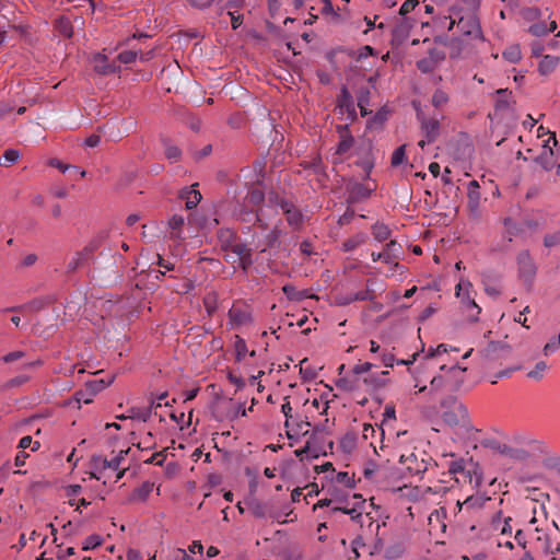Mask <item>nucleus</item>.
Listing matches in <instances>:
<instances>
[{"instance_id": "obj_1", "label": "nucleus", "mask_w": 560, "mask_h": 560, "mask_svg": "<svg viewBox=\"0 0 560 560\" xmlns=\"http://www.w3.org/2000/svg\"><path fill=\"white\" fill-rule=\"evenodd\" d=\"M267 202L269 206L277 207L282 211L288 225L293 231H300L303 228L304 214L294 205V202L288 199L284 195L277 191H270L267 196Z\"/></svg>"}, {"instance_id": "obj_50", "label": "nucleus", "mask_w": 560, "mask_h": 560, "mask_svg": "<svg viewBox=\"0 0 560 560\" xmlns=\"http://www.w3.org/2000/svg\"><path fill=\"white\" fill-rule=\"evenodd\" d=\"M203 304L209 314H213L217 310V296L213 293H209L203 299Z\"/></svg>"}, {"instance_id": "obj_2", "label": "nucleus", "mask_w": 560, "mask_h": 560, "mask_svg": "<svg viewBox=\"0 0 560 560\" xmlns=\"http://www.w3.org/2000/svg\"><path fill=\"white\" fill-rule=\"evenodd\" d=\"M443 421L451 428H458L465 431L471 429V423L466 406L456 398H448L442 402Z\"/></svg>"}, {"instance_id": "obj_6", "label": "nucleus", "mask_w": 560, "mask_h": 560, "mask_svg": "<svg viewBox=\"0 0 560 560\" xmlns=\"http://www.w3.org/2000/svg\"><path fill=\"white\" fill-rule=\"evenodd\" d=\"M470 287V283L465 284V287L462 283H458L456 285V296L460 298L462 307L467 313V317L469 318V320L476 322L481 312V308L469 295L468 289Z\"/></svg>"}, {"instance_id": "obj_20", "label": "nucleus", "mask_w": 560, "mask_h": 560, "mask_svg": "<svg viewBox=\"0 0 560 560\" xmlns=\"http://www.w3.org/2000/svg\"><path fill=\"white\" fill-rule=\"evenodd\" d=\"M559 59L557 57L546 55L539 62L538 71L542 75L550 74L558 66Z\"/></svg>"}, {"instance_id": "obj_22", "label": "nucleus", "mask_w": 560, "mask_h": 560, "mask_svg": "<svg viewBox=\"0 0 560 560\" xmlns=\"http://www.w3.org/2000/svg\"><path fill=\"white\" fill-rule=\"evenodd\" d=\"M499 350H500L499 345L491 342L480 352V355L482 357V360H483L485 368H490V363L497 359V353Z\"/></svg>"}, {"instance_id": "obj_31", "label": "nucleus", "mask_w": 560, "mask_h": 560, "mask_svg": "<svg viewBox=\"0 0 560 560\" xmlns=\"http://www.w3.org/2000/svg\"><path fill=\"white\" fill-rule=\"evenodd\" d=\"M294 455L300 459L303 460L304 456H311L312 458H318L320 453L312 446L311 441L308 440L306 442V445L303 448H299L294 451Z\"/></svg>"}, {"instance_id": "obj_35", "label": "nucleus", "mask_w": 560, "mask_h": 560, "mask_svg": "<svg viewBox=\"0 0 560 560\" xmlns=\"http://www.w3.org/2000/svg\"><path fill=\"white\" fill-rule=\"evenodd\" d=\"M20 158V152L14 149H8L4 151L2 155V161H0V165L2 166H10L11 164L15 163Z\"/></svg>"}, {"instance_id": "obj_64", "label": "nucleus", "mask_w": 560, "mask_h": 560, "mask_svg": "<svg viewBox=\"0 0 560 560\" xmlns=\"http://www.w3.org/2000/svg\"><path fill=\"white\" fill-rule=\"evenodd\" d=\"M229 15L231 16V26L233 30H237L242 23H243V15L242 14H235L234 12H229Z\"/></svg>"}, {"instance_id": "obj_38", "label": "nucleus", "mask_w": 560, "mask_h": 560, "mask_svg": "<svg viewBox=\"0 0 560 560\" xmlns=\"http://www.w3.org/2000/svg\"><path fill=\"white\" fill-rule=\"evenodd\" d=\"M372 234L375 240H377L378 242H383L388 238L390 231L384 224H375L372 228Z\"/></svg>"}, {"instance_id": "obj_29", "label": "nucleus", "mask_w": 560, "mask_h": 560, "mask_svg": "<svg viewBox=\"0 0 560 560\" xmlns=\"http://www.w3.org/2000/svg\"><path fill=\"white\" fill-rule=\"evenodd\" d=\"M240 218L244 222H252L253 220L259 224V226L265 230L267 228V224L260 219V215L258 212H255L253 210L242 209L240 212Z\"/></svg>"}, {"instance_id": "obj_7", "label": "nucleus", "mask_w": 560, "mask_h": 560, "mask_svg": "<svg viewBox=\"0 0 560 560\" xmlns=\"http://www.w3.org/2000/svg\"><path fill=\"white\" fill-rule=\"evenodd\" d=\"M337 108L340 115H347V118L350 121H354L357 119V110L353 98L346 86H343L340 91V94L337 98Z\"/></svg>"}, {"instance_id": "obj_28", "label": "nucleus", "mask_w": 560, "mask_h": 560, "mask_svg": "<svg viewBox=\"0 0 560 560\" xmlns=\"http://www.w3.org/2000/svg\"><path fill=\"white\" fill-rule=\"evenodd\" d=\"M283 231L280 229V226L277 224L269 233H267L265 237L266 246L267 247H277L280 245V237L282 235Z\"/></svg>"}, {"instance_id": "obj_33", "label": "nucleus", "mask_w": 560, "mask_h": 560, "mask_svg": "<svg viewBox=\"0 0 560 560\" xmlns=\"http://www.w3.org/2000/svg\"><path fill=\"white\" fill-rule=\"evenodd\" d=\"M332 512H342L347 515H350L351 520L357 522V523H360L362 524V521H363V515H362V511H360L358 508H334L332 509Z\"/></svg>"}, {"instance_id": "obj_51", "label": "nucleus", "mask_w": 560, "mask_h": 560, "mask_svg": "<svg viewBox=\"0 0 560 560\" xmlns=\"http://www.w3.org/2000/svg\"><path fill=\"white\" fill-rule=\"evenodd\" d=\"M405 145L398 147L392 154V165L398 166L400 165L405 160Z\"/></svg>"}, {"instance_id": "obj_24", "label": "nucleus", "mask_w": 560, "mask_h": 560, "mask_svg": "<svg viewBox=\"0 0 560 560\" xmlns=\"http://www.w3.org/2000/svg\"><path fill=\"white\" fill-rule=\"evenodd\" d=\"M153 489V483L145 481L131 493V501H145Z\"/></svg>"}, {"instance_id": "obj_55", "label": "nucleus", "mask_w": 560, "mask_h": 560, "mask_svg": "<svg viewBox=\"0 0 560 560\" xmlns=\"http://www.w3.org/2000/svg\"><path fill=\"white\" fill-rule=\"evenodd\" d=\"M102 544V538L98 535L89 536L83 545V550L94 549Z\"/></svg>"}, {"instance_id": "obj_18", "label": "nucleus", "mask_w": 560, "mask_h": 560, "mask_svg": "<svg viewBox=\"0 0 560 560\" xmlns=\"http://www.w3.org/2000/svg\"><path fill=\"white\" fill-rule=\"evenodd\" d=\"M405 551V544L402 541H395L384 549L383 556L386 559H397L400 558Z\"/></svg>"}, {"instance_id": "obj_48", "label": "nucleus", "mask_w": 560, "mask_h": 560, "mask_svg": "<svg viewBox=\"0 0 560 560\" xmlns=\"http://www.w3.org/2000/svg\"><path fill=\"white\" fill-rule=\"evenodd\" d=\"M168 560H194V558L182 548H175L170 552Z\"/></svg>"}, {"instance_id": "obj_26", "label": "nucleus", "mask_w": 560, "mask_h": 560, "mask_svg": "<svg viewBox=\"0 0 560 560\" xmlns=\"http://www.w3.org/2000/svg\"><path fill=\"white\" fill-rule=\"evenodd\" d=\"M95 61H96L95 70L102 74L114 73L119 68L116 65H106L105 62L107 61V58L104 55H98L96 57Z\"/></svg>"}, {"instance_id": "obj_27", "label": "nucleus", "mask_w": 560, "mask_h": 560, "mask_svg": "<svg viewBox=\"0 0 560 560\" xmlns=\"http://www.w3.org/2000/svg\"><path fill=\"white\" fill-rule=\"evenodd\" d=\"M504 59L512 63H516L522 59V51L518 45H511L502 52Z\"/></svg>"}, {"instance_id": "obj_13", "label": "nucleus", "mask_w": 560, "mask_h": 560, "mask_svg": "<svg viewBox=\"0 0 560 560\" xmlns=\"http://www.w3.org/2000/svg\"><path fill=\"white\" fill-rule=\"evenodd\" d=\"M197 186H198V184H194V185H191L190 188L186 187V188L182 189V191L179 194V197L185 200V206L189 210L196 208L197 205L201 200L200 191L195 188Z\"/></svg>"}, {"instance_id": "obj_8", "label": "nucleus", "mask_w": 560, "mask_h": 560, "mask_svg": "<svg viewBox=\"0 0 560 560\" xmlns=\"http://www.w3.org/2000/svg\"><path fill=\"white\" fill-rule=\"evenodd\" d=\"M440 370L443 372V375L448 383V390H456L464 382V373L466 371L465 368H460L457 364L452 365L451 368H446L445 364L440 366Z\"/></svg>"}, {"instance_id": "obj_37", "label": "nucleus", "mask_w": 560, "mask_h": 560, "mask_svg": "<svg viewBox=\"0 0 560 560\" xmlns=\"http://www.w3.org/2000/svg\"><path fill=\"white\" fill-rule=\"evenodd\" d=\"M89 260L80 253V252H77L72 258L69 260L68 265H67V269L69 271H74L77 270L78 268L82 267L83 265H85Z\"/></svg>"}, {"instance_id": "obj_41", "label": "nucleus", "mask_w": 560, "mask_h": 560, "mask_svg": "<svg viewBox=\"0 0 560 560\" xmlns=\"http://www.w3.org/2000/svg\"><path fill=\"white\" fill-rule=\"evenodd\" d=\"M101 241L98 238L92 240L80 253L90 260L93 254L100 248Z\"/></svg>"}, {"instance_id": "obj_19", "label": "nucleus", "mask_w": 560, "mask_h": 560, "mask_svg": "<svg viewBox=\"0 0 560 560\" xmlns=\"http://www.w3.org/2000/svg\"><path fill=\"white\" fill-rule=\"evenodd\" d=\"M400 245L396 241H390L386 244L382 254L384 255V262L392 264L399 256Z\"/></svg>"}, {"instance_id": "obj_4", "label": "nucleus", "mask_w": 560, "mask_h": 560, "mask_svg": "<svg viewBox=\"0 0 560 560\" xmlns=\"http://www.w3.org/2000/svg\"><path fill=\"white\" fill-rule=\"evenodd\" d=\"M225 258L228 261L236 265V267L242 268L243 270H247V268L252 265V249L247 247L246 244L233 240L228 242L225 246Z\"/></svg>"}, {"instance_id": "obj_47", "label": "nucleus", "mask_w": 560, "mask_h": 560, "mask_svg": "<svg viewBox=\"0 0 560 560\" xmlns=\"http://www.w3.org/2000/svg\"><path fill=\"white\" fill-rule=\"evenodd\" d=\"M106 387L104 381L102 380H94L89 383H86V392L90 393L91 396L96 395L98 392L104 389Z\"/></svg>"}, {"instance_id": "obj_21", "label": "nucleus", "mask_w": 560, "mask_h": 560, "mask_svg": "<svg viewBox=\"0 0 560 560\" xmlns=\"http://www.w3.org/2000/svg\"><path fill=\"white\" fill-rule=\"evenodd\" d=\"M359 549H366L370 555L381 552L380 540L374 545L373 549H371L370 547L366 546L363 538L361 536H358L352 541V551L355 558L360 557Z\"/></svg>"}, {"instance_id": "obj_12", "label": "nucleus", "mask_w": 560, "mask_h": 560, "mask_svg": "<svg viewBox=\"0 0 560 560\" xmlns=\"http://www.w3.org/2000/svg\"><path fill=\"white\" fill-rule=\"evenodd\" d=\"M411 27L412 24L409 19H401L392 30V43L401 44L408 37Z\"/></svg>"}, {"instance_id": "obj_57", "label": "nucleus", "mask_w": 560, "mask_h": 560, "mask_svg": "<svg viewBox=\"0 0 560 560\" xmlns=\"http://www.w3.org/2000/svg\"><path fill=\"white\" fill-rule=\"evenodd\" d=\"M419 4V1L418 0H406L400 9H399V14L400 15H406L407 13L411 12L415 10V8Z\"/></svg>"}, {"instance_id": "obj_42", "label": "nucleus", "mask_w": 560, "mask_h": 560, "mask_svg": "<svg viewBox=\"0 0 560 560\" xmlns=\"http://www.w3.org/2000/svg\"><path fill=\"white\" fill-rule=\"evenodd\" d=\"M448 102V95L442 91L436 90L432 95V105L436 108L444 106Z\"/></svg>"}, {"instance_id": "obj_5", "label": "nucleus", "mask_w": 560, "mask_h": 560, "mask_svg": "<svg viewBox=\"0 0 560 560\" xmlns=\"http://www.w3.org/2000/svg\"><path fill=\"white\" fill-rule=\"evenodd\" d=\"M228 315L229 324L233 329L248 326L253 323L252 308L244 302H234Z\"/></svg>"}, {"instance_id": "obj_10", "label": "nucleus", "mask_w": 560, "mask_h": 560, "mask_svg": "<svg viewBox=\"0 0 560 560\" xmlns=\"http://www.w3.org/2000/svg\"><path fill=\"white\" fill-rule=\"evenodd\" d=\"M248 510L253 514L254 517L266 520L272 518L278 520V515L275 513L272 506L267 502H261L257 499H250L247 502Z\"/></svg>"}, {"instance_id": "obj_62", "label": "nucleus", "mask_w": 560, "mask_h": 560, "mask_svg": "<svg viewBox=\"0 0 560 560\" xmlns=\"http://www.w3.org/2000/svg\"><path fill=\"white\" fill-rule=\"evenodd\" d=\"M25 355L23 351H13L2 357L3 362L11 363L13 361L20 360Z\"/></svg>"}, {"instance_id": "obj_23", "label": "nucleus", "mask_w": 560, "mask_h": 560, "mask_svg": "<svg viewBox=\"0 0 560 560\" xmlns=\"http://www.w3.org/2000/svg\"><path fill=\"white\" fill-rule=\"evenodd\" d=\"M129 415L127 416V418H130V419H138V420H142L143 422L148 421L151 416H152V408H136V407H132L129 409ZM119 419H126L125 416H120L118 417Z\"/></svg>"}, {"instance_id": "obj_3", "label": "nucleus", "mask_w": 560, "mask_h": 560, "mask_svg": "<svg viewBox=\"0 0 560 560\" xmlns=\"http://www.w3.org/2000/svg\"><path fill=\"white\" fill-rule=\"evenodd\" d=\"M450 23L447 26L448 31H452L455 24L457 25L458 31L465 35L470 36L472 38L482 39V32L480 27L479 20L474 12L467 11L460 15L454 13L451 15Z\"/></svg>"}, {"instance_id": "obj_60", "label": "nucleus", "mask_w": 560, "mask_h": 560, "mask_svg": "<svg viewBox=\"0 0 560 560\" xmlns=\"http://www.w3.org/2000/svg\"><path fill=\"white\" fill-rule=\"evenodd\" d=\"M337 481L340 483H345L349 488L354 487V481L352 480V478L349 476V474L347 471L338 472Z\"/></svg>"}, {"instance_id": "obj_46", "label": "nucleus", "mask_w": 560, "mask_h": 560, "mask_svg": "<svg viewBox=\"0 0 560 560\" xmlns=\"http://www.w3.org/2000/svg\"><path fill=\"white\" fill-rule=\"evenodd\" d=\"M528 32L537 37L545 36L548 34L547 24L545 22H538L529 26Z\"/></svg>"}, {"instance_id": "obj_52", "label": "nucleus", "mask_w": 560, "mask_h": 560, "mask_svg": "<svg viewBox=\"0 0 560 560\" xmlns=\"http://www.w3.org/2000/svg\"><path fill=\"white\" fill-rule=\"evenodd\" d=\"M364 383L373 388H380L386 385V380L378 375H370L364 378Z\"/></svg>"}, {"instance_id": "obj_59", "label": "nucleus", "mask_w": 560, "mask_h": 560, "mask_svg": "<svg viewBox=\"0 0 560 560\" xmlns=\"http://www.w3.org/2000/svg\"><path fill=\"white\" fill-rule=\"evenodd\" d=\"M168 225L174 231H179L182 226L184 225V217L180 214H174L170 221Z\"/></svg>"}, {"instance_id": "obj_44", "label": "nucleus", "mask_w": 560, "mask_h": 560, "mask_svg": "<svg viewBox=\"0 0 560 560\" xmlns=\"http://www.w3.org/2000/svg\"><path fill=\"white\" fill-rule=\"evenodd\" d=\"M137 57H138V51L133 50V49L121 51L117 56L118 60L121 63H125V65H129V63L135 62L137 60Z\"/></svg>"}, {"instance_id": "obj_32", "label": "nucleus", "mask_w": 560, "mask_h": 560, "mask_svg": "<svg viewBox=\"0 0 560 560\" xmlns=\"http://www.w3.org/2000/svg\"><path fill=\"white\" fill-rule=\"evenodd\" d=\"M264 200L265 194L258 187L252 188L246 196V201L253 206H259Z\"/></svg>"}, {"instance_id": "obj_15", "label": "nucleus", "mask_w": 560, "mask_h": 560, "mask_svg": "<svg viewBox=\"0 0 560 560\" xmlns=\"http://www.w3.org/2000/svg\"><path fill=\"white\" fill-rule=\"evenodd\" d=\"M375 187L364 184H354L349 190V197L352 201H361L370 197Z\"/></svg>"}, {"instance_id": "obj_39", "label": "nucleus", "mask_w": 560, "mask_h": 560, "mask_svg": "<svg viewBox=\"0 0 560 560\" xmlns=\"http://www.w3.org/2000/svg\"><path fill=\"white\" fill-rule=\"evenodd\" d=\"M44 307V302L42 300H33L24 305L15 306L9 308V311H31L38 312Z\"/></svg>"}, {"instance_id": "obj_63", "label": "nucleus", "mask_w": 560, "mask_h": 560, "mask_svg": "<svg viewBox=\"0 0 560 560\" xmlns=\"http://www.w3.org/2000/svg\"><path fill=\"white\" fill-rule=\"evenodd\" d=\"M497 94L499 96L498 106H508L506 97L509 96L510 92L506 89H500L497 91Z\"/></svg>"}, {"instance_id": "obj_54", "label": "nucleus", "mask_w": 560, "mask_h": 560, "mask_svg": "<svg viewBox=\"0 0 560 560\" xmlns=\"http://www.w3.org/2000/svg\"><path fill=\"white\" fill-rule=\"evenodd\" d=\"M431 388L435 390L441 388L448 389V383L446 382L445 376L443 374L434 376L431 380Z\"/></svg>"}, {"instance_id": "obj_34", "label": "nucleus", "mask_w": 560, "mask_h": 560, "mask_svg": "<svg viewBox=\"0 0 560 560\" xmlns=\"http://www.w3.org/2000/svg\"><path fill=\"white\" fill-rule=\"evenodd\" d=\"M370 101V90L369 89H361L358 95V107L361 110V115L365 116L368 115L366 106L369 105Z\"/></svg>"}, {"instance_id": "obj_40", "label": "nucleus", "mask_w": 560, "mask_h": 560, "mask_svg": "<svg viewBox=\"0 0 560 560\" xmlns=\"http://www.w3.org/2000/svg\"><path fill=\"white\" fill-rule=\"evenodd\" d=\"M399 462L404 465H406V468L411 472V474H420L422 471V469L420 467H413L411 464L412 463H416L417 462V457L415 454H410L408 456H405V455H400L399 457Z\"/></svg>"}, {"instance_id": "obj_56", "label": "nucleus", "mask_w": 560, "mask_h": 560, "mask_svg": "<svg viewBox=\"0 0 560 560\" xmlns=\"http://www.w3.org/2000/svg\"><path fill=\"white\" fill-rule=\"evenodd\" d=\"M558 244H560V231L552 234H548L544 238V245L546 247H553Z\"/></svg>"}, {"instance_id": "obj_53", "label": "nucleus", "mask_w": 560, "mask_h": 560, "mask_svg": "<svg viewBox=\"0 0 560 560\" xmlns=\"http://www.w3.org/2000/svg\"><path fill=\"white\" fill-rule=\"evenodd\" d=\"M281 411L285 417L284 427L290 428V420L292 419V407L289 401V397L284 398V402L281 406Z\"/></svg>"}, {"instance_id": "obj_25", "label": "nucleus", "mask_w": 560, "mask_h": 560, "mask_svg": "<svg viewBox=\"0 0 560 560\" xmlns=\"http://www.w3.org/2000/svg\"><path fill=\"white\" fill-rule=\"evenodd\" d=\"M365 241H366V235L364 233H358L343 242L342 249L345 252H352L357 247L364 244Z\"/></svg>"}, {"instance_id": "obj_16", "label": "nucleus", "mask_w": 560, "mask_h": 560, "mask_svg": "<svg viewBox=\"0 0 560 560\" xmlns=\"http://www.w3.org/2000/svg\"><path fill=\"white\" fill-rule=\"evenodd\" d=\"M511 517H505L501 520V514L499 513L495 517H493L491 522V528L493 532H499L501 535H511Z\"/></svg>"}, {"instance_id": "obj_45", "label": "nucleus", "mask_w": 560, "mask_h": 560, "mask_svg": "<svg viewBox=\"0 0 560 560\" xmlns=\"http://www.w3.org/2000/svg\"><path fill=\"white\" fill-rule=\"evenodd\" d=\"M165 156L171 162H177L180 159V156H182V152H180V150L177 147L167 143L165 145Z\"/></svg>"}, {"instance_id": "obj_17", "label": "nucleus", "mask_w": 560, "mask_h": 560, "mask_svg": "<svg viewBox=\"0 0 560 560\" xmlns=\"http://www.w3.org/2000/svg\"><path fill=\"white\" fill-rule=\"evenodd\" d=\"M371 281H368V288L364 291H359L354 293L352 296L345 299L343 301H340L339 303L342 305L349 304L354 301H372L375 299V292L374 290L370 289Z\"/></svg>"}, {"instance_id": "obj_11", "label": "nucleus", "mask_w": 560, "mask_h": 560, "mask_svg": "<svg viewBox=\"0 0 560 560\" xmlns=\"http://www.w3.org/2000/svg\"><path fill=\"white\" fill-rule=\"evenodd\" d=\"M418 119L421 122V130L427 138L428 142H433L440 133V122L436 118H424L421 113L417 114Z\"/></svg>"}, {"instance_id": "obj_30", "label": "nucleus", "mask_w": 560, "mask_h": 560, "mask_svg": "<svg viewBox=\"0 0 560 560\" xmlns=\"http://www.w3.org/2000/svg\"><path fill=\"white\" fill-rule=\"evenodd\" d=\"M553 151L551 149L545 150L539 156L536 158V162L541 165L546 171H550L553 165Z\"/></svg>"}, {"instance_id": "obj_14", "label": "nucleus", "mask_w": 560, "mask_h": 560, "mask_svg": "<svg viewBox=\"0 0 560 560\" xmlns=\"http://www.w3.org/2000/svg\"><path fill=\"white\" fill-rule=\"evenodd\" d=\"M340 141L337 145L336 153L337 154H345L347 153L353 145V137L349 132L348 125L339 126L338 127Z\"/></svg>"}, {"instance_id": "obj_43", "label": "nucleus", "mask_w": 560, "mask_h": 560, "mask_svg": "<svg viewBox=\"0 0 560 560\" xmlns=\"http://www.w3.org/2000/svg\"><path fill=\"white\" fill-rule=\"evenodd\" d=\"M450 350L452 351H458L457 348H452V347H448L447 345L445 343H441L435 349H431L428 354H427V358L428 359H431V358H436V357H440L444 353H447Z\"/></svg>"}, {"instance_id": "obj_9", "label": "nucleus", "mask_w": 560, "mask_h": 560, "mask_svg": "<svg viewBox=\"0 0 560 560\" xmlns=\"http://www.w3.org/2000/svg\"><path fill=\"white\" fill-rule=\"evenodd\" d=\"M518 272L525 282H530L536 273V265L527 250L517 256Z\"/></svg>"}, {"instance_id": "obj_61", "label": "nucleus", "mask_w": 560, "mask_h": 560, "mask_svg": "<svg viewBox=\"0 0 560 560\" xmlns=\"http://www.w3.org/2000/svg\"><path fill=\"white\" fill-rule=\"evenodd\" d=\"M372 368H373V364L370 363V362L360 363V364H355L353 366L352 372L355 375H360V374H363V373H368Z\"/></svg>"}, {"instance_id": "obj_58", "label": "nucleus", "mask_w": 560, "mask_h": 560, "mask_svg": "<svg viewBox=\"0 0 560 560\" xmlns=\"http://www.w3.org/2000/svg\"><path fill=\"white\" fill-rule=\"evenodd\" d=\"M560 348V343H558V339L557 337L556 338H551L544 347V354L545 355H550L552 354L555 351H557L558 349Z\"/></svg>"}, {"instance_id": "obj_49", "label": "nucleus", "mask_w": 560, "mask_h": 560, "mask_svg": "<svg viewBox=\"0 0 560 560\" xmlns=\"http://www.w3.org/2000/svg\"><path fill=\"white\" fill-rule=\"evenodd\" d=\"M106 463L107 458L103 457L102 455H93L91 458V467L94 470H105L106 469Z\"/></svg>"}, {"instance_id": "obj_36", "label": "nucleus", "mask_w": 560, "mask_h": 560, "mask_svg": "<svg viewBox=\"0 0 560 560\" xmlns=\"http://www.w3.org/2000/svg\"><path fill=\"white\" fill-rule=\"evenodd\" d=\"M547 368L548 366H547L546 362L539 361L536 363L534 370H532L527 373V377L535 380V381H540L544 377Z\"/></svg>"}]
</instances>
